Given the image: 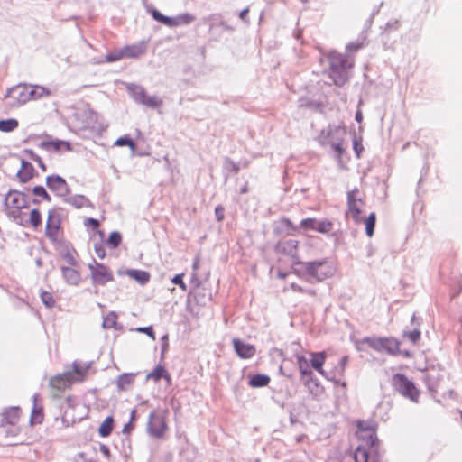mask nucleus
Wrapping results in <instances>:
<instances>
[{"label":"nucleus","mask_w":462,"mask_h":462,"mask_svg":"<svg viewBox=\"0 0 462 462\" xmlns=\"http://www.w3.org/2000/svg\"><path fill=\"white\" fill-rule=\"evenodd\" d=\"M364 207L365 202L362 192L357 188L348 191L347 216L357 224L365 223V231H374L376 221L375 213H371L366 218H365L363 217Z\"/></svg>","instance_id":"nucleus-3"},{"label":"nucleus","mask_w":462,"mask_h":462,"mask_svg":"<svg viewBox=\"0 0 462 462\" xmlns=\"http://www.w3.org/2000/svg\"><path fill=\"white\" fill-rule=\"evenodd\" d=\"M135 413H136V411H135V410H133V411H131V414H130V420H129V421L133 422V420H134V418H135Z\"/></svg>","instance_id":"nucleus-64"},{"label":"nucleus","mask_w":462,"mask_h":462,"mask_svg":"<svg viewBox=\"0 0 462 462\" xmlns=\"http://www.w3.org/2000/svg\"><path fill=\"white\" fill-rule=\"evenodd\" d=\"M411 324L416 325L417 327L420 326V321L417 320L415 314L411 317Z\"/></svg>","instance_id":"nucleus-62"},{"label":"nucleus","mask_w":462,"mask_h":462,"mask_svg":"<svg viewBox=\"0 0 462 462\" xmlns=\"http://www.w3.org/2000/svg\"><path fill=\"white\" fill-rule=\"evenodd\" d=\"M168 430V426L165 420V417L152 411L149 414L147 421V433L155 439L163 438L165 432Z\"/></svg>","instance_id":"nucleus-12"},{"label":"nucleus","mask_w":462,"mask_h":462,"mask_svg":"<svg viewBox=\"0 0 462 462\" xmlns=\"http://www.w3.org/2000/svg\"><path fill=\"white\" fill-rule=\"evenodd\" d=\"M291 290L293 291H296V292H304V293H307V294H309L310 296H315L316 295L315 290H313V289H304V288H302L301 286L298 285L295 282L291 283Z\"/></svg>","instance_id":"nucleus-46"},{"label":"nucleus","mask_w":462,"mask_h":462,"mask_svg":"<svg viewBox=\"0 0 462 462\" xmlns=\"http://www.w3.org/2000/svg\"><path fill=\"white\" fill-rule=\"evenodd\" d=\"M104 328H116L117 315L115 311L109 312L103 319Z\"/></svg>","instance_id":"nucleus-37"},{"label":"nucleus","mask_w":462,"mask_h":462,"mask_svg":"<svg viewBox=\"0 0 462 462\" xmlns=\"http://www.w3.org/2000/svg\"><path fill=\"white\" fill-rule=\"evenodd\" d=\"M39 394L38 393H34L32 398H33V407H32V420H35L36 422H41L42 420V418H43V414H42V408L40 409H37L36 407V401H37V398H38Z\"/></svg>","instance_id":"nucleus-38"},{"label":"nucleus","mask_w":462,"mask_h":462,"mask_svg":"<svg viewBox=\"0 0 462 462\" xmlns=\"http://www.w3.org/2000/svg\"><path fill=\"white\" fill-rule=\"evenodd\" d=\"M28 85L18 84L8 89L5 96L9 106L19 107L30 101Z\"/></svg>","instance_id":"nucleus-11"},{"label":"nucleus","mask_w":462,"mask_h":462,"mask_svg":"<svg viewBox=\"0 0 462 462\" xmlns=\"http://www.w3.org/2000/svg\"><path fill=\"white\" fill-rule=\"evenodd\" d=\"M73 373L79 375V377H83L87 373L88 366H83L79 362L74 361L72 363Z\"/></svg>","instance_id":"nucleus-43"},{"label":"nucleus","mask_w":462,"mask_h":462,"mask_svg":"<svg viewBox=\"0 0 462 462\" xmlns=\"http://www.w3.org/2000/svg\"><path fill=\"white\" fill-rule=\"evenodd\" d=\"M142 102L143 104H145L146 106H149L152 107L158 106L162 104V100H160L159 98L154 97H146L145 95H143V98Z\"/></svg>","instance_id":"nucleus-45"},{"label":"nucleus","mask_w":462,"mask_h":462,"mask_svg":"<svg viewBox=\"0 0 462 462\" xmlns=\"http://www.w3.org/2000/svg\"><path fill=\"white\" fill-rule=\"evenodd\" d=\"M61 220V214L58 210H50L46 222V231H58L60 228Z\"/></svg>","instance_id":"nucleus-25"},{"label":"nucleus","mask_w":462,"mask_h":462,"mask_svg":"<svg viewBox=\"0 0 462 462\" xmlns=\"http://www.w3.org/2000/svg\"><path fill=\"white\" fill-rule=\"evenodd\" d=\"M332 147L334 148L335 151H337L338 152L339 155H341L345 151V148L343 145V141H339L337 143H333Z\"/></svg>","instance_id":"nucleus-56"},{"label":"nucleus","mask_w":462,"mask_h":462,"mask_svg":"<svg viewBox=\"0 0 462 462\" xmlns=\"http://www.w3.org/2000/svg\"><path fill=\"white\" fill-rule=\"evenodd\" d=\"M327 58L329 62V77L337 86H343L347 81L346 70L353 67V60L336 51L328 52Z\"/></svg>","instance_id":"nucleus-4"},{"label":"nucleus","mask_w":462,"mask_h":462,"mask_svg":"<svg viewBox=\"0 0 462 462\" xmlns=\"http://www.w3.org/2000/svg\"><path fill=\"white\" fill-rule=\"evenodd\" d=\"M291 268L298 277L310 282H322L336 273V267L327 259L308 262L297 260L292 262Z\"/></svg>","instance_id":"nucleus-2"},{"label":"nucleus","mask_w":462,"mask_h":462,"mask_svg":"<svg viewBox=\"0 0 462 462\" xmlns=\"http://www.w3.org/2000/svg\"><path fill=\"white\" fill-rule=\"evenodd\" d=\"M116 145L117 146H129L130 148H134V143L129 137H120L116 141Z\"/></svg>","instance_id":"nucleus-49"},{"label":"nucleus","mask_w":462,"mask_h":462,"mask_svg":"<svg viewBox=\"0 0 462 462\" xmlns=\"http://www.w3.org/2000/svg\"><path fill=\"white\" fill-rule=\"evenodd\" d=\"M94 250L98 258L103 259L106 256L105 244L103 241L94 245Z\"/></svg>","instance_id":"nucleus-48"},{"label":"nucleus","mask_w":462,"mask_h":462,"mask_svg":"<svg viewBox=\"0 0 462 462\" xmlns=\"http://www.w3.org/2000/svg\"><path fill=\"white\" fill-rule=\"evenodd\" d=\"M215 214L218 221L224 219L225 217V209L222 206H217L215 208Z\"/></svg>","instance_id":"nucleus-55"},{"label":"nucleus","mask_w":462,"mask_h":462,"mask_svg":"<svg viewBox=\"0 0 462 462\" xmlns=\"http://www.w3.org/2000/svg\"><path fill=\"white\" fill-rule=\"evenodd\" d=\"M293 356L296 359L300 374L307 378L304 384L310 386L311 383H313L318 386V379L314 377L311 371V365H310V360L309 361L300 352H295ZM317 388L318 390L319 389V387Z\"/></svg>","instance_id":"nucleus-14"},{"label":"nucleus","mask_w":462,"mask_h":462,"mask_svg":"<svg viewBox=\"0 0 462 462\" xmlns=\"http://www.w3.org/2000/svg\"><path fill=\"white\" fill-rule=\"evenodd\" d=\"M347 363L348 356H342L337 365H335L330 371H326V374L323 377L326 378L328 381L333 382L337 384L340 383L342 386L345 387L346 383L345 382L340 383V379L345 374Z\"/></svg>","instance_id":"nucleus-15"},{"label":"nucleus","mask_w":462,"mask_h":462,"mask_svg":"<svg viewBox=\"0 0 462 462\" xmlns=\"http://www.w3.org/2000/svg\"><path fill=\"white\" fill-rule=\"evenodd\" d=\"M404 337H406L411 342L416 343L420 338V331L418 328H415L413 330L403 333Z\"/></svg>","instance_id":"nucleus-42"},{"label":"nucleus","mask_w":462,"mask_h":462,"mask_svg":"<svg viewBox=\"0 0 462 462\" xmlns=\"http://www.w3.org/2000/svg\"><path fill=\"white\" fill-rule=\"evenodd\" d=\"M31 153H32V160L38 163V165L42 169V171H46V170H47L46 165L43 162V161L42 160V158L40 156L34 154L32 152Z\"/></svg>","instance_id":"nucleus-54"},{"label":"nucleus","mask_w":462,"mask_h":462,"mask_svg":"<svg viewBox=\"0 0 462 462\" xmlns=\"http://www.w3.org/2000/svg\"><path fill=\"white\" fill-rule=\"evenodd\" d=\"M47 187L56 195L60 197L68 196L70 192L67 181L59 175H50L46 178Z\"/></svg>","instance_id":"nucleus-16"},{"label":"nucleus","mask_w":462,"mask_h":462,"mask_svg":"<svg viewBox=\"0 0 462 462\" xmlns=\"http://www.w3.org/2000/svg\"><path fill=\"white\" fill-rule=\"evenodd\" d=\"M150 13L156 22L171 28L188 25L195 20V16L189 13L180 14L175 17L166 16L156 9L151 10Z\"/></svg>","instance_id":"nucleus-10"},{"label":"nucleus","mask_w":462,"mask_h":462,"mask_svg":"<svg viewBox=\"0 0 462 462\" xmlns=\"http://www.w3.org/2000/svg\"><path fill=\"white\" fill-rule=\"evenodd\" d=\"M98 120V114L88 107L77 109L72 116V123L79 131L95 129Z\"/></svg>","instance_id":"nucleus-5"},{"label":"nucleus","mask_w":462,"mask_h":462,"mask_svg":"<svg viewBox=\"0 0 462 462\" xmlns=\"http://www.w3.org/2000/svg\"><path fill=\"white\" fill-rule=\"evenodd\" d=\"M5 206L8 215L14 218H20L22 210L28 207V199L24 193L18 190H10L5 195Z\"/></svg>","instance_id":"nucleus-7"},{"label":"nucleus","mask_w":462,"mask_h":462,"mask_svg":"<svg viewBox=\"0 0 462 462\" xmlns=\"http://www.w3.org/2000/svg\"><path fill=\"white\" fill-rule=\"evenodd\" d=\"M73 266H62L61 273L65 282L69 285H78L81 282V275Z\"/></svg>","instance_id":"nucleus-23"},{"label":"nucleus","mask_w":462,"mask_h":462,"mask_svg":"<svg viewBox=\"0 0 462 462\" xmlns=\"http://www.w3.org/2000/svg\"><path fill=\"white\" fill-rule=\"evenodd\" d=\"M306 386L308 387L310 393L315 397L320 395L323 393V388L320 386L319 382H318V387L319 388V390H318L317 386L313 383H311L310 386H309V385H306Z\"/></svg>","instance_id":"nucleus-52"},{"label":"nucleus","mask_w":462,"mask_h":462,"mask_svg":"<svg viewBox=\"0 0 462 462\" xmlns=\"http://www.w3.org/2000/svg\"><path fill=\"white\" fill-rule=\"evenodd\" d=\"M310 356V365L315 369L320 375L324 376L326 370L323 369V365L326 361V353L321 352H311Z\"/></svg>","instance_id":"nucleus-22"},{"label":"nucleus","mask_w":462,"mask_h":462,"mask_svg":"<svg viewBox=\"0 0 462 462\" xmlns=\"http://www.w3.org/2000/svg\"><path fill=\"white\" fill-rule=\"evenodd\" d=\"M298 244L299 242L295 239H282L278 242L276 245V251L278 253L288 255L293 259V262L299 260L297 251H298Z\"/></svg>","instance_id":"nucleus-17"},{"label":"nucleus","mask_w":462,"mask_h":462,"mask_svg":"<svg viewBox=\"0 0 462 462\" xmlns=\"http://www.w3.org/2000/svg\"><path fill=\"white\" fill-rule=\"evenodd\" d=\"M37 175L38 172L31 162L25 160L21 161L20 168L16 172V178L21 183H27L33 180Z\"/></svg>","instance_id":"nucleus-18"},{"label":"nucleus","mask_w":462,"mask_h":462,"mask_svg":"<svg viewBox=\"0 0 462 462\" xmlns=\"http://www.w3.org/2000/svg\"><path fill=\"white\" fill-rule=\"evenodd\" d=\"M425 382H426L429 391H430L432 393L437 392L438 383L435 381V378L431 374L426 375Z\"/></svg>","instance_id":"nucleus-44"},{"label":"nucleus","mask_w":462,"mask_h":462,"mask_svg":"<svg viewBox=\"0 0 462 462\" xmlns=\"http://www.w3.org/2000/svg\"><path fill=\"white\" fill-rule=\"evenodd\" d=\"M270 383V377L266 374H257L253 375L248 384L253 388L264 387Z\"/></svg>","instance_id":"nucleus-33"},{"label":"nucleus","mask_w":462,"mask_h":462,"mask_svg":"<svg viewBox=\"0 0 462 462\" xmlns=\"http://www.w3.org/2000/svg\"><path fill=\"white\" fill-rule=\"evenodd\" d=\"M20 417V410L17 407H10L3 411L2 424L14 425L17 423Z\"/></svg>","instance_id":"nucleus-26"},{"label":"nucleus","mask_w":462,"mask_h":462,"mask_svg":"<svg viewBox=\"0 0 462 462\" xmlns=\"http://www.w3.org/2000/svg\"><path fill=\"white\" fill-rule=\"evenodd\" d=\"M19 126L18 120L14 118H9L0 120V131L4 133H9L14 131Z\"/></svg>","instance_id":"nucleus-35"},{"label":"nucleus","mask_w":462,"mask_h":462,"mask_svg":"<svg viewBox=\"0 0 462 462\" xmlns=\"http://www.w3.org/2000/svg\"><path fill=\"white\" fill-rule=\"evenodd\" d=\"M162 378L167 382L169 385L171 384V377L168 371L164 374V376Z\"/></svg>","instance_id":"nucleus-61"},{"label":"nucleus","mask_w":462,"mask_h":462,"mask_svg":"<svg viewBox=\"0 0 462 462\" xmlns=\"http://www.w3.org/2000/svg\"><path fill=\"white\" fill-rule=\"evenodd\" d=\"M118 273L120 275L125 273L130 278L135 280L141 285L146 284L151 277L148 272L136 269H128L125 272L119 271Z\"/></svg>","instance_id":"nucleus-24"},{"label":"nucleus","mask_w":462,"mask_h":462,"mask_svg":"<svg viewBox=\"0 0 462 462\" xmlns=\"http://www.w3.org/2000/svg\"><path fill=\"white\" fill-rule=\"evenodd\" d=\"M137 331L144 332V334H147V336H149L152 339H155V334L152 326L138 328Z\"/></svg>","instance_id":"nucleus-53"},{"label":"nucleus","mask_w":462,"mask_h":462,"mask_svg":"<svg viewBox=\"0 0 462 462\" xmlns=\"http://www.w3.org/2000/svg\"><path fill=\"white\" fill-rule=\"evenodd\" d=\"M32 194L35 197L40 198L42 200L50 202L51 200V196L46 191L45 188L42 186H35L32 189Z\"/></svg>","instance_id":"nucleus-39"},{"label":"nucleus","mask_w":462,"mask_h":462,"mask_svg":"<svg viewBox=\"0 0 462 462\" xmlns=\"http://www.w3.org/2000/svg\"><path fill=\"white\" fill-rule=\"evenodd\" d=\"M135 374L125 373L120 374L116 379L117 388L121 391L127 390L134 382Z\"/></svg>","instance_id":"nucleus-29"},{"label":"nucleus","mask_w":462,"mask_h":462,"mask_svg":"<svg viewBox=\"0 0 462 462\" xmlns=\"http://www.w3.org/2000/svg\"><path fill=\"white\" fill-rule=\"evenodd\" d=\"M84 226L87 229L96 230L99 227V221L95 218H86L84 221Z\"/></svg>","instance_id":"nucleus-50"},{"label":"nucleus","mask_w":462,"mask_h":462,"mask_svg":"<svg viewBox=\"0 0 462 462\" xmlns=\"http://www.w3.org/2000/svg\"><path fill=\"white\" fill-rule=\"evenodd\" d=\"M167 370L162 365H158L151 373L146 375V380H153L159 382Z\"/></svg>","instance_id":"nucleus-36"},{"label":"nucleus","mask_w":462,"mask_h":462,"mask_svg":"<svg viewBox=\"0 0 462 462\" xmlns=\"http://www.w3.org/2000/svg\"><path fill=\"white\" fill-rule=\"evenodd\" d=\"M363 119V116H362V113L361 111H357L356 114V120L357 122H361Z\"/></svg>","instance_id":"nucleus-63"},{"label":"nucleus","mask_w":462,"mask_h":462,"mask_svg":"<svg viewBox=\"0 0 462 462\" xmlns=\"http://www.w3.org/2000/svg\"><path fill=\"white\" fill-rule=\"evenodd\" d=\"M66 201L76 208H85L90 204L89 199L84 195L70 196L66 199Z\"/></svg>","instance_id":"nucleus-31"},{"label":"nucleus","mask_w":462,"mask_h":462,"mask_svg":"<svg viewBox=\"0 0 462 462\" xmlns=\"http://www.w3.org/2000/svg\"><path fill=\"white\" fill-rule=\"evenodd\" d=\"M122 241L120 233H110L109 238L106 244L112 249L116 248Z\"/></svg>","instance_id":"nucleus-41"},{"label":"nucleus","mask_w":462,"mask_h":462,"mask_svg":"<svg viewBox=\"0 0 462 462\" xmlns=\"http://www.w3.org/2000/svg\"><path fill=\"white\" fill-rule=\"evenodd\" d=\"M233 345L236 353L240 358L248 359L253 357L256 353V349L254 345L245 343L241 339L234 338Z\"/></svg>","instance_id":"nucleus-19"},{"label":"nucleus","mask_w":462,"mask_h":462,"mask_svg":"<svg viewBox=\"0 0 462 462\" xmlns=\"http://www.w3.org/2000/svg\"><path fill=\"white\" fill-rule=\"evenodd\" d=\"M249 13V9L248 8H245L244 10H242L240 13H239V17L245 21L246 20V17H247V14Z\"/></svg>","instance_id":"nucleus-58"},{"label":"nucleus","mask_w":462,"mask_h":462,"mask_svg":"<svg viewBox=\"0 0 462 462\" xmlns=\"http://www.w3.org/2000/svg\"><path fill=\"white\" fill-rule=\"evenodd\" d=\"M42 222L41 213L38 209H32L30 213L29 218L25 220V223L21 219V224L24 226H30L32 228H37Z\"/></svg>","instance_id":"nucleus-32"},{"label":"nucleus","mask_w":462,"mask_h":462,"mask_svg":"<svg viewBox=\"0 0 462 462\" xmlns=\"http://www.w3.org/2000/svg\"><path fill=\"white\" fill-rule=\"evenodd\" d=\"M171 282L174 283V284H177L179 285L182 291H186L187 290V286L185 284V282H183V273H180V274H176Z\"/></svg>","instance_id":"nucleus-51"},{"label":"nucleus","mask_w":462,"mask_h":462,"mask_svg":"<svg viewBox=\"0 0 462 462\" xmlns=\"http://www.w3.org/2000/svg\"><path fill=\"white\" fill-rule=\"evenodd\" d=\"M50 241L53 244L55 250L60 255V257L69 265H77V252L72 247L70 243L59 238L60 233H46Z\"/></svg>","instance_id":"nucleus-6"},{"label":"nucleus","mask_w":462,"mask_h":462,"mask_svg":"<svg viewBox=\"0 0 462 462\" xmlns=\"http://www.w3.org/2000/svg\"><path fill=\"white\" fill-rule=\"evenodd\" d=\"M363 342L374 350L396 356L400 352V343L393 337H365Z\"/></svg>","instance_id":"nucleus-9"},{"label":"nucleus","mask_w":462,"mask_h":462,"mask_svg":"<svg viewBox=\"0 0 462 462\" xmlns=\"http://www.w3.org/2000/svg\"><path fill=\"white\" fill-rule=\"evenodd\" d=\"M357 437L363 441L354 452L355 462H383L374 429L366 421H358Z\"/></svg>","instance_id":"nucleus-1"},{"label":"nucleus","mask_w":462,"mask_h":462,"mask_svg":"<svg viewBox=\"0 0 462 462\" xmlns=\"http://www.w3.org/2000/svg\"><path fill=\"white\" fill-rule=\"evenodd\" d=\"M44 147L49 151L54 152L70 151L71 149L69 143L59 140L44 143Z\"/></svg>","instance_id":"nucleus-30"},{"label":"nucleus","mask_w":462,"mask_h":462,"mask_svg":"<svg viewBox=\"0 0 462 462\" xmlns=\"http://www.w3.org/2000/svg\"><path fill=\"white\" fill-rule=\"evenodd\" d=\"M41 300L47 308H52L55 305V300L51 292L42 291L40 294Z\"/></svg>","instance_id":"nucleus-40"},{"label":"nucleus","mask_w":462,"mask_h":462,"mask_svg":"<svg viewBox=\"0 0 462 462\" xmlns=\"http://www.w3.org/2000/svg\"><path fill=\"white\" fill-rule=\"evenodd\" d=\"M73 380V374L70 372L57 374L51 378L50 386L58 390H62L69 386Z\"/></svg>","instance_id":"nucleus-20"},{"label":"nucleus","mask_w":462,"mask_h":462,"mask_svg":"<svg viewBox=\"0 0 462 462\" xmlns=\"http://www.w3.org/2000/svg\"><path fill=\"white\" fill-rule=\"evenodd\" d=\"M162 339L165 340V343L162 345V356H163L164 352L166 351V349L168 347L167 336L166 335L163 336Z\"/></svg>","instance_id":"nucleus-60"},{"label":"nucleus","mask_w":462,"mask_h":462,"mask_svg":"<svg viewBox=\"0 0 462 462\" xmlns=\"http://www.w3.org/2000/svg\"><path fill=\"white\" fill-rule=\"evenodd\" d=\"M122 59H124L122 50L110 52L106 56V60L108 62L117 61Z\"/></svg>","instance_id":"nucleus-47"},{"label":"nucleus","mask_w":462,"mask_h":462,"mask_svg":"<svg viewBox=\"0 0 462 462\" xmlns=\"http://www.w3.org/2000/svg\"><path fill=\"white\" fill-rule=\"evenodd\" d=\"M392 385L393 389L405 398L413 402H419L420 392L415 387L414 383L410 381L402 374H395L392 377Z\"/></svg>","instance_id":"nucleus-8"},{"label":"nucleus","mask_w":462,"mask_h":462,"mask_svg":"<svg viewBox=\"0 0 462 462\" xmlns=\"http://www.w3.org/2000/svg\"><path fill=\"white\" fill-rule=\"evenodd\" d=\"M28 90L30 94V101L40 99L51 95L50 88L38 85L28 86Z\"/></svg>","instance_id":"nucleus-27"},{"label":"nucleus","mask_w":462,"mask_h":462,"mask_svg":"<svg viewBox=\"0 0 462 462\" xmlns=\"http://www.w3.org/2000/svg\"><path fill=\"white\" fill-rule=\"evenodd\" d=\"M134 426L131 421H128L123 428L124 433H129L133 430Z\"/></svg>","instance_id":"nucleus-57"},{"label":"nucleus","mask_w":462,"mask_h":462,"mask_svg":"<svg viewBox=\"0 0 462 462\" xmlns=\"http://www.w3.org/2000/svg\"><path fill=\"white\" fill-rule=\"evenodd\" d=\"M100 450L101 452L106 456V457H109L110 456V451H109V448L108 447H106V445H102L100 447Z\"/></svg>","instance_id":"nucleus-59"},{"label":"nucleus","mask_w":462,"mask_h":462,"mask_svg":"<svg viewBox=\"0 0 462 462\" xmlns=\"http://www.w3.org/2000/svg\"><path fill=\"white\" fill-rule=\"evenodd\" d=\"M88 269L91 280L95 284L105 285L106 282L114 280L111 270L106 265L97 263L95 259L88 264Z\"/></svg>","instance_id":"nucleus-13"},{"label":"nucleus","mask_w":462,"mask_h":462,"mask_svg":"<svg viewBox=\"0 0 462 462\" xmlns=\"http://www.w3.org/2000/svg\"><path fill=\"white\" fill-rule=\"evenodd\" d=\"M300 226L310 230L329 231L332 228V224L328 221H318L314 218H308L301 221Z\"/></svg>","instance_id":"nucleus-21"},{"label":"nucleus","mask_w":462,"mask_h":462,"mask_svg":"<svg viewBox=\"0 0 462 462\" xmlns=\"http://www.w3.org/2000/svg\"><path fill=\"white\" fill-rule=\"evenodd\" d=\"M114 420L111 416L106 417L101 423L98 433L101 437H107L111 434L113 430Z\"/></svg>","instance_id":"nucleus-34"},{"label":"nucleus","mask_w":462,"mask_h":462,"mask_svg":"<svg viewBox=\"0 0 462 462\" xmlns=\"http://www.w3.org/2000/svg\"><path fill=\"white\" fill-rule=\"evenodd\" d=\"M122 50L124 58H138L144 54L146 48L143 44L125 46Z\"/></svg>","instance_id":"nucleus-28"}]
</instances>
